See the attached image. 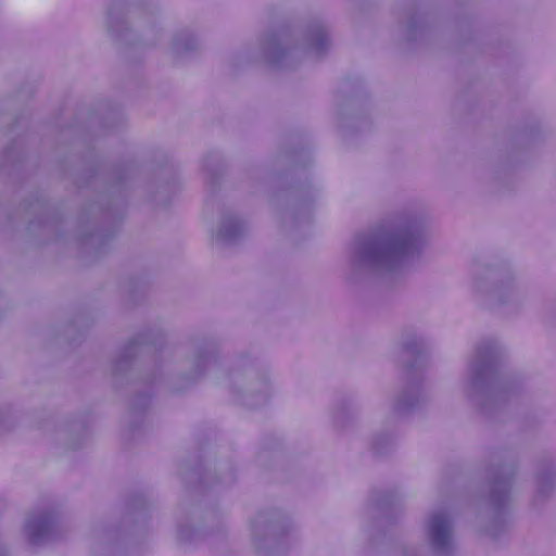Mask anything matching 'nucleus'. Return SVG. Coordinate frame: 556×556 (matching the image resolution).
I'll use <instances>...</instances> for the list:
<instances>
[{
  "label": "nucleus",
  "instance_id": "f257e3e1",
  "mask_svg": "<svg viewBox=\"0 0 556 556\" xmlns=\"http://www.w3.org/2000/svg\"><path fill=\"white\" fill-rule=\"evenodd\" d=\"M407 240H396L377 250L374 253L372 258L377 262H390L404 254L407 251Z\"/></svg>",
  "mask_w": 556,
  "mask_h": 556
},
{
  "label": "nucleus",
  "instance_id": "f03ea898",
  "mask_svg": "<svg viewBox=\"0 0 556 556\" xmlns=\"http://www.w3.org/2000/svg\"><path fill=\"white\" fill-rule=\"evenodd\" d=\"M447 523L443 519H434L431 523V533L433 539L440 542L447 535Z\"/></svg>",
  "mask_w": 556,
  "mask_h": 556
}]
</instances>
